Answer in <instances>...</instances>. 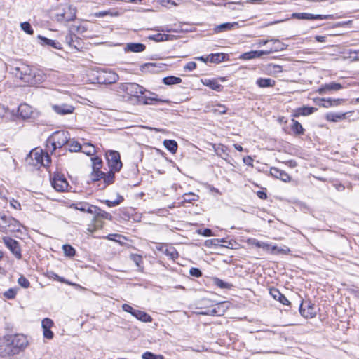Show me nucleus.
<instances>
[{
    "label": "nucleus",
    "instance_id": "nucleus-52",
    "mask_svg": "<svg viewBox=\"0 0 359 359\" xmlns=\"http://www.w3.org/2000/svg\"><path fill=\"white\" fill-rule=\"evenodd\" d=\"M20 27H21L22 29L27 34H33V29L32 28L31 25L29 22H22V23H21Z\"/></svg>",
    "mask_w": 359,
    "mask_h": 359
},
{
    "label": "nucleus",
    "instance_id": "nucleus-2",
    "mask_svg": "<svg viewBox=\"0 0 359 359\" xmlns=\"http://www.w3.org/2000/svg\"><path fill=\"white\" fill-rule=\"evenodd\" d=\"M28 344L23 334L8 335L0 338V355H15L25 349Z\"/></svg>",
    "mask_w": 359,
    "mask_h": 359
},
{
    "label": "nucleus",
    "instance_id": "nucleus-27",
    "mask_svg": "<svg viewBox=\"0 0 359 359\" xmlns=\"http://www.w3.org/2000/svg\"><path fill=\"white\" fill-rule=\"evenodd\" d=\"M8 229L7 231H18L20 229V222L15 219V218L12 217H8V220L7 222Z\"/></svg>",
    "mask_w": 359,
    "mask_h": 359
},
{
    "label": "nucleus",
    "instance_id": "nucleus-48",
    "mask_svg": "<svg viewBox=\"0 0 359 359\" xmlns=\"http://www.w3.org/2000/svg\"><path fill=\"white\" fill-rule=\"evenodd\" d=\"M18 283L23 288H28L30 285L29 281L24 276H20L18 280Z\"/></svg>",
    "mask_w": 359,
    "mask_h": 359
},
{
    "label": "nucleus",
    "instance_id": "nucleus-56",
    "mask_svg": "<svg viewBox=\"0 0 359 359\" xmlns=\"http://www.w3.org/2000/svg\"><path fill=\"white\" fill-rule=\"evenodd\" d=\"M181 0H161L160 3L163 6H167L168 4L177 6Z\"/></svg>",
    "mask_w": 359,
    "mask_h": 359
},
{
    "label": "nucleus",
    "instance_id": "nucleus-49",
    "mask_svg": "<svg viewBox=\"0 0 359 359\" xmlns=\"http://www.w3.org/2000/svg\"><path fill=\"white\" fill-rule=\"evenodd\" d=\"M268 68L273 74H279L283 72L282 66L279 65L270 64L268 65Z\"/></svg>",
    "mask_w": 359,
    "mask_h": 359
},
{
    "label": "nucleus",
    "instance_id": "nucleus-6",
    "mask_svg": "<svg viewBox=\"0 0 359 359\" xmlns=\"http://www.w3.org/2000/svg\"><path fill=\"white\" fill-rule=\"evenodd\" d=\"M106 158L111 170L118 172L122 167L120 154L116 151H109L106 153Z\"/></svg>",
    "mask_w": 359,
    "mask_h": 359
},
{
    "label": "nucleus",
    "instance_id": "nucleus-59",
    "mask_svg": "<svg viewBox=\"0 0 359 359\" xmlns=\"http://www.w3.org/2000/svg\"><path fill=\"white\" fill-rule=\"evenodd\" d=\"M122 309L128 313H130L131 315L133 316V311H135V309H134L131 306L127 304H123L122 305Z\"/></svg>",
    "mask_w": 359,
    "mask_h": 359
},
{
    "label": "nucleus",
    "instance_id": "nucleus-63",
    "mask_svg": "<svg viewBox=\"0 0 359 359\" xmlns=\"http://www.w3.org/2000/svg\"><path fill=\"white\" fill-rule=\"evenodd\" d=\"M76 36L75 34H69L66 36V41L67 43H69V45H72V43L74 42V39H76Z\"/></svg>",
    "mask_w": 359,
    "mask_h": 359
},
{
    "label": "nucleus",
    "instance_id": "nucleus-45",
    "mask_svg": "<svg viewBox=\"0 0 359 359\" xmlns=\"http://www.w3.org/2000/svg\"><path fill=\"white\" fill-rule=\"evenodd\" d=\"M142 359H164L161 355H155L154 353L147 351L142 355Z\"/></svg>",
    "mask_w": 359,
    "mask_h": 359
},
{
    "label": "nucleus",
    "instance_id": "nucleus-8",
    "mask_svg": "<svg viewBox=\"0 0 359 359\" xmlns=\"http://www.w3.org/2000/svg\"><path fill=\"white\" fill-rule=\"evenodd\" d=\"M3 241L6 246L11 251L15 257L20 259L22 255L19 243L10 237H4Z\"/></svg>",
    "mask_w": 359,
    "mask_h": 359
},
{
    "label": "nucleus",
    "instance_id": "nucleus-15",
    "mask_svg": "<svg viewBox=\"0 0 359 359\" xmlns=\"http://www.w3.org/2000/svg\"><path fill=\"white\" fill-rule=\"evenodd\" d=\"M342 88L341 84L336 82H330L325 83L318 90V92L320 95H323L330 91H337Z\"/></svg>",
    "mask_w": 359,
    "mask_h": 359
},
{
    "label": "nucleus",
    "instance_id": "nucleus-28",
    "mask_svg": "<svg viewBox=\"0 0 359 359\" xmlns=\"http://www.w3.org/2000/svg\"><path fill=\"white\" fill-rule=\"evenodd\" d=\"M133 316L142 322L150 323L152 321V318L151 316L144 311L135 309V311H133Z\"/></svg>",
    "mask_w": 359,
    "mask_h": 359
},
{
    "label": "nucleus",
    "instance_id": "nucleus-5",
    "mask_svg": "<svg viewBox=\"0 0 359 359\" xmlns=\"http://www.w3.org/2000/svg\"><path fill=\"white\" fill-rule=\"evenodd\" d=\"M69 134L67 131L54 132L48 139V143L51 144L53 150L61 148L68 143Z\"/></svg>",
    "mask_w": 359,
    "mask_h": 359
},
{
    "label": "nucleus",
    "instance_id": "nucleus-10",
    "mask_svg": "<svg viewBox=\"0 0 359 359\" xmlns=\"http://www.w3.org/2000/svg\"><path fill=\"white\" fill-rule=\"evenodd\" d=\"M301 315L306 318H311L316 316V310L313 304L311 302H302L299 306Z\"/></svg>",
    "mask_w": 359,
    "mask_h": 359
},
{
    "label": "nucleus",
    "instance_id": "nucleus-23",
    "mask_svg": "<svg viewBox=\"0 0 359 359\" xmlns=\"http://www.w3.org/2000/svg\"><path fill=\"white\" fill-rule=\"evenodd\" d=\"M317 110L316 108L312 107H302L297 109L293 114L294 117H299V116H308L313 114Z\"/></svg>",
    "mask_w": 359,
    "mask_h": 359
},
{
    "label": "nucleus",
    "instance_id": "nucleus-50",
    "mask_svg": "<svg viewBox=\"0 0 359 359\" xmlns=\"http://www.w3.org/2000/svg\"><path fill=\"white\" fill-rule=\"evenodd\" d=\"M214 282L217 286L222 289L230 288L231 287V285L229 283H226L217 278L215 279Z\"/></svg>",
    "mask_w": 359,
    "mask_h": 359
},
{
    "label": "nucleus",
    "instance_id": "nucleus-22",
    "mask_svg": "<svg viewBox=\"0 0 359 359\" xmlns=\"http://www.w3.org/2000/svg\"><path fill=\"white\" fill-rule=\"evenodd\" d=\"M237 27L238 22H225L216 26L214 28V32L215 33L224 32L226 31L231 30Z\"/></svg>",
    "mask_w": 359,
    "mask_h": 359
},
{
    "label": "nucleus",
    "instance_id": "nucleus-57",
    "mask_svg": "<svg viewBox=\"0 0 359 359\" xmlns=\"http://www.w3.org/2000/svg\"><path fill=\"white\" fill-rule=\"evenodd\" d=\"M320 101L322 103L320 104L319 105L321 107L328 108V107L332 106V99H331V98H329V99L323 98V99H321Z\"/></svg>",
    "mask_w": 359,
    "mask_h": 359
},
{
    "label": "nucleus",
    "instance_id": "nucleus-1",
    "mask_svg": "<svg viewBox=\"0 0 359 359\" xmlns=\"http://www.w3.org/2000/svg\"><path fill=\"white\" fill-rule=\"evenodd\" d=\"M10 72L15 78L20 79L29 86L40 84L46 79V75L41 70L24 64L11 67Z\"/></svg>",
    "mask_w": 359,
    "mask_h": 359
},
{
    "label": "nucleus",
    "instance_id": "nucleus-40",
    "mask_svg": "<svg viewBox=\"0 0 359 359\" xmlns=\"http://www.w3.org/2000/svg\"><path fill=\"white\" fill-rule=\"evenodd\" d=\"M8 217L5 215L0 214V231L7 232L8 225L7 222L8 220Z\"/></svg>",
    "mask_w": 359,
    "mask_h": 359
},
{
    "label": "nucleus",
    "instance_id": "nucleus-42",
    "mask_svg": "<svg viewBox=\"0 0 359 359\" xmlns=\"http://www.w3.org/2000/svg\"><path fill=\"white\" fill-rule=\"evenodd\" d=\"M163 253L170 257L172 259H175L178 257V252L174 248L172 247L170 248L166 247Z\"/></svg>",
    "mask_w": 359,
    "mask_h": 359
},
{
    "label": "nucleus",
    "instance_id": "nucleus-44",
    "mask_svg": "<svg viewBox=\"0 0 359 359\" xmlns=\"http://www.w3.org/2000/svg\"><path fill=\"white\" fill-rule=\"evenodd\" d=\"M123 201V197L118 195L117 199L114 201L105 200L104 203L109 207H114L119 205Z\"/></svg>",
    "mask_w": 359,
    "mask_h": 359
},
{
    "label": "nucleus",
    "instance_id": "nucleus-37",
    "mask_svg": "<svg viewBox=\"0 0 359 359\" xmlns=\"http://www.w3.org/2000/svg\"><path fill=\"white\" fill-rule=\"evenodd\" d=\"M292 125L291 126V128L293 130V132L297 135L303 134L304 132V129L303 128L302 124L294 119H292Z\"/></svg>",
    "mask_w": 359,
    "mask_h": 359
},
{
    "label": "nucleus",
    "instance_id": "nucleus-29",
    "mask_svg": "<svg viewBox=\"0 0 359 359\" xmlns=\"http://www.w3.org/2000/svg\"><path fill=\"white\" fill-rule=\"evenodd\" d=\"M256 83L259 88H267L273 87L276 84V81L269 78H259Z\"/></svg>",
    "mask_w": 359,
    "mask_h": 359
},
{
    "label": "nucleus",
    "instance_id": "nucleus-41",
    "mask_svg": "<svg viewBox=\"0 0 359 359\" xmlns=\"http://www.w3.org/2000/svg\"><path fill=\"white\" fill-rule=\"evenodd\" d=\"M62 249L65 255L70 257L75 255L76 250L72 245L69 244L63 245Z\"/></svg>",
    "mask_w": 359,
    "mask_h": 359
},
{
    "label": "nucleus",
    "instance_id": "nucleus-54",
    "mask_svg": "<svg viewBox=\"0 0 359 359\" xmlns=\"http://www.w3.org/2000/svg\"><path fill=\"white\" fill-rule=\"evenodd\" d=\"M83 152L88 156H92L95 154V149L91 144H89L85 147V150H83Z\"/></svg>",
    "mask_w": 359,
    "mask_h": 359
},
{
    "label": "nucleus",
    "instance_id": "nucleus-58",
    "mask_svg": "<svg viewBox=\"0 0 359 359\" xmlns=\"http://www.w3.org/2000/svg\"><path fill=\"white\" fill-rule=\"evenodd\" d=\"M198 233L207 237L213 236L212 231L210 229H199L198 230Z\"/></svg>",
    "mask_w": 359,
    "mask_h": 359
},
{
    "label": "nucleus",
    "instance_id": "nucleus-12",
    "mask_svg": "<svg viewBox=\"0 0 359 359\" xmlns=\"http://www.w3.org/2000/svg\"><path fill=\"white\" fill-rule=\"evenodd\" d=\"M147 95L142 96L139 98V103L143 104H152L153 102H168V100H164L161 99H158L157 95L153 92L147 90Z\"/></svg>",
    "mask_w": 359,
    "mask_h": 359
},
{
    "label": "nucleus",
    "instance_id": "nucleus-36",
    "mask_svg": "<svg viewBox=\"0 0 359 359\" xmlns=\"http://www.w3.org/2000/svg\"><path fill=\"white\" fill-rule=\"evenodd\" d=\"M57 20L59 21H65V22H69L73 20L75 18V13H67L66 11L61 14H57Z\"/></svg>",
    "mask_w": 359,
    "mask_h": 359
},
{
    "label": "nucleus",
    "instance_id": "nucleus-25",
    "mask_svg": "<svg viewBox=\"0 0 359 359\" xmlns=\"http://www.w3.org/2000/svg\"><path fill=\"white\" fill-rule=\"evenodd\" d=\"M271 41L273 42V46L271 47L269 50H266V51H270V53H273V52L284 50L287 47V45L282 43L278 39H271Z\"/></svg>",
    "mask_w": 359,
    "mask_h": 359
},
{
    "label": "nucleus",
    "instance_id": "nucleus-4",
    "mask_svg": "<svg viewBox=\"0 0 359 359\" xmlns=\"http://www.w3.org/2000/svg\"><path fill=\"white\" fill-rule=\"evenodd\" d=\"M120 89L128 95L137 98L139 102V98L146 93L147 90L142 86L136 83H125L120 84Z\"/></svg>",
    "mask_w": 359,
    "mask_h": 359
},
{
    "label": "nucleus",
    "instance_id": "nucleus-55",
    "mask_svg": "<svg viewBox=\"0 0 359 359\" xmlns=\"http://www.w3.org/2000/svg\"><path fill=\"white\" fill-rule=\"evenodd\" d=\"M189 274L192 276L199 278L202 276V272L199 269L192 267L189 270Z\"/></svg>",
    "mask_w": 359,
    "mask_h": 359
},
{
    "label": "nucleus",
    "instance_id": "nucleus-39",
    "mask_svg": "<svg viewBox=\"0 0 359 359\" xmlns=\"http://www.w3.org/2000/svg\"><path fill=\"white\" fill-rule=\"evenodd\" d=\"M102 179L104 182V187L112 184L114 180V172L112 171V170H111L107 174L104 172V176L102 177Z\"/></svg>",
    "mask_w": 359,
    "mask_h": 359
},
{
    "label": "nucleus",
    "instance_id": "nucleus-47",
    "mask_svg": "<svg viewBox=\"0 0 359 359\" xmlns=\"http://www.w3.org/2000/svg\"><path fill=\"white\" fill-rule=\"evenodd\" d=\"M69 150L71 152H76L82 149L81 145L78 142L76 141H73L69 143Z\"/></svg>",
    "mask_w": 359,
    "mask_h": 359
},
{
    "label": "nucleus",
    "instance_id": "nucleus-21",
    "mask_svg": "<svg viewBox=\"0 0 359 359\" xmlns=\"http://www.w3.org/2000/svg\"><path fill=\"white\" fill-rule=\"evenodd\" d=\"M270 294L273 297V299L278 300L284 305H289L290 304V301L286 298V297L278 289H271Z\"/></svg>",
    "mask_w": 359,
    "mask_h": 359
},
{
    "label": "nucleus",
    "instance_id": "nucleus-31",
    "mask_svg": "<svg viewBox=\"0 0 359 359\" xmlns=\"http://www.w3.org/2000/svg\"><path fill=\"white\" fill-rule=\"evenodd\" d=\"M163 145L172 154H175L178 148L177 142L172 140H165Z\"/></svg>",
    "mask_w": 359,
    "mask_h": 359
},
{
    "label": "nucleus",
    "instance_id": "nucleus-14",
    "mask_svg": "<svg viewBox=\"0 0 359 359\" xmlns=\"http://www.w3.org/2000/svg\"><path fill=\"white\" fill-rule=\"evenodd\" d=\"M53 111L59 115H67L72 114L74 110V107L67 104H55L52 106Z\"/></svg>",
    "mask_w": 359,
    "mask_h": 359
},
{
    "label": "nucleus",
    "instance_id": "nucleus-19",
    "mask_svg": "<svg viewBox=\"0 0 359 359\" xmlns=\"http://www.w3.org/2000/svg\"><path fill=\"white\" fill-rule=\"evenodd\" d=\"M201 82L204 86L217 92H220L223 89V86L216 79H201Z\"/></svg>",
    "mask_w": 359,
    "mask_h": 359
},
{
    "label": "nucleus",
    "instance_id": "nucleus-38",
    "mask_svg": "<svg viewBox=\"0 0 359 359\" xmlns=\"http://www.w3.org/2000/svg\"><path fill=\"white\" fill-rule=\"evenodd\" d=\"M92 170H100L102 166V161L98 156L91 158Z\"/></svg>",
    "mask_w": 359,
    "mask_h": 359
},
{
    "label": "nucleus",
    "instance_id": "nucleus-51",
    "mask_svg": "<svg viewBox=\"0 0 359 359\" xmlns=\"http://www.w3.org/2000/svg\"><path fill=\"white\" fill-rule=\"evenodd\" d=\"M86 206H88L87 203H74L71 205V208H74L76 210H80L81 212H86Z\"/></svg>",
    "mask_w": 359,
    "mask_h": 359
},
{
    "label": "nucleus",
    "instance_id": "nucleus-7",
    "mask_svg": "<svg viewBox=\"0 0 359 359\" xmlns=\"http://www.w3.org/2000/svg\"><path fill=\"white\" fill-rule=\"evenodd\" d=\"M118 75L114 72L102 71L99 73L97 79L99 83L111 84L116 83L118 80Z\"/></svg>",
    "mask_w": 359,
    "mask_h": 359
},
{
    "label": "nucleus",
    "instance_id": "nucleus-11",
    "mask_svg": "<svg viewBox=\"0 0 359 359\" xmlns=\"http://www.w3.org/2000/svg\"><path fill=\"white\" fill-rule=\"evenodd\" d=\"M51 184L56 191L61 192L65 191L69 185L65 178L60 175H54L51 179Z\"/></svg>",
    "mask_w": 359,
    "mask_h": 359
},
{
    "label": "nucleus",
    "instance_id": "nucleus-53",
    "mask_svg": "<svg viewBox=\"0 0 359 359\" xmlns=\"http://www.w3.org/2000/svg\"><path fill=\"white\" fill-rule=\"evenodd\" d=\"M184 201L191 203V202L197 201L198 198V196L197 195L194 194V193H189V194H185L184 196Z\"/></svg>",
    "mask_w": 359,
    "mask_h": 359
},
{
    "label": "nucleus",
    "instance_id": "nucleus-61",
    "mask_svg": "<svg viewBox=\"0 0 359 359\" xmlns=\"http://www.w3.org/2000/svg\"><path fill=\"white\" fill-rule=\"evenodd\" d=\"M131 258L137 266H140V264L142 262V259L141 256L138 255H132Z\"/></svg>",
    "mask_w": 359,
    "mask_h": 359
},
{
    "label": "nucleus",
    "instance_id": "nucleus-43",
    "mask_svg": "<svg viewBox=\"0 0 359 359\" xmlns=\"http://www.w3.org/2000/svg\"><path fill=\"white\" fill-rule=\"evenodd\" d=\"M104 176V172L101 170H92L90 174L91 180L93 182H97L102 179Z\"/></svg>",
    "mask_w": 359,
    "mask_h": 359
},
{
    "label": "nucleus",
    "instance_id": "nucleus-64",
    "mask_svg": "<svg viewBox=\"0 0 359 359\" xmlns=\"http://www.w3.org/2000/svg\"><path fill=\"white\" fill-rule=\"evenodd\" d=\"M243 161L245 164L252 166L253 159L252 158L251 156H247L243 158Z\"/></svg>",
    "mask_w": 359,
    "mask_h": 359
},
{
    "label": "nucleus",
    "instance_id": "nucleus-62",
    "mask_svg": "<svg viewBox=\"0 0 359 359\" xmlns=\"http://www.w3.org/2000/svg\"><path fill=\"white\" fill-rule=\"evenodd\" d=\"M253 245H255V246L258 247V248H264V249H268L269 248V245L265 243H263V242H260V241H254L252 243Z\"/></svg>",
    "mask_w": 359,
    "mask_h": 359
},
{
    "label": "nucleus",
    "instance_id": "nucleus-33",
    "mask_svg": "<svg viewBox=\"0 0 359 359\" xmlns=\"http://www.w3.org/2000/svg\"><path fill=\"white\" fill-rule=\"evenodd\" d=\"M173 36L168 35L166 34H156L152 36H149V39L156 42L165 41L172 39Z\"/></svg>",
    "mask_w": 359,
    "mask_h": 359
},
{
    "label": "nucleus",
    "instance_id": "nucleus-18",
    "mask_svg": "<svg viewBox=\"0 0 359 359\" xmlns=\"http://www.w3.org/2000/svg\"><path fill=\"white\" fill-rule=\"evenodd\" d=\"M146 46L141 43H128L124 48L126 52L140 53L145 50Z\"/></svg>",
    "mask_w": 359,
    "mask_h": 359
},
{
    "label": "nucleus",
    "instance_id": "nucleus-34",
    "mask_svg": "<svg viewBox=\"0 0 359 359\" xmlns=\"http://www.w3.org/2000/svg\"><path fill=\"white\" fill-rule=\"evenodd\" d=\"M93 211L95 212V215H96V217H101L102 219H108V220L112 219V216L110 213L107 212L104 210H102V209H100L98 207L94 208Z\"/></svg>",
    "mask_w": 359,
    "mask_h": 359
},
{
    "label": "nucleus",
    "instance_id": "nucleus-3",
    "mask_svg": "<svg viewBox=\"0 0 359 359\" xmlns=\"http://www.w3.org/2000/svg\"><path fill=\"white\" fill-rule=\"evenodd\" d=\"M29 163L34 165L40 164L43 166H48L50 162V156L44 154L41 149H34L32 150L26 158Z\"/></svg>",
    "mask_w": 359,
    "mask_h": 359
},
{
    "label": "nucleus",
    "instance_id": "nucleus-13",
    "mask_svg": "<svg viewBox=\"0 0 359 359\" xmlns=\"http://www.w3.org/2000/svg\"><path fill=\"white\" fill-rule=\"evenodd\" d=\"M53 325V321L48 318H44L41 322L43 337L48 339H52L53 338V332L50 330Z\"/></svg>",
    "mask_w": 359,
    "mask_h": 359
},
{
    "label": "nucleus",
    "instance_id": "nucleus-60",
    "mask_svg": "<svg viewBox=\"0 0 359 359\" xmlns=\"http://www.w3.org/2000/svg\"><path fill=\"white\" fill-rule=\"evenodd\" d=\"M196 68V63L195 62H189L187 63L184 69L188 71H192Z\"/></svg>",
    "mask_w": 359,
    "mask_h": 359
},
{
    "label": "nucleus",
    "instance_id": "nucleus-30",
    "mask_svg": "<svg viewBox=\"0 0 359 359\" xmlns=\"http://www.w3.org/2000/svg\"><path fill=\"white\" fill-rule=\"evenodd\" d=\"M39 39L42 41L43 45L50 46L55 49H61V43L55 40L49 39L46 37L39 36Z\"/></svg>",
    "mask_w": 359,
    "mask_h": 359
},
{
    "label": "nucleus",
    "instance_id": "nucleus-24",
    "mask_svg": "<svg viewBox=\"0 0 359 359\" xmlns=\"http://www.w3.org/2000/svg\"><path fill=\"white\" fill-rule=\"evenodd\" d=\"M216 154L224 160H227L229 157L228 147L222 144L214 146Z\"/></svg>",
    "mask_w": 359,
    "mask_h": 359
},
{
    "label": "nucleus",
    "instance_id": "nucleus-26",
    "mask_svg": "<svg viewBox=\"0 0 359 359\" xmlns=\"http://www.w3.org/2000/svg\"><path fill=\"white\" fill-rule=\"evenodd\" d=\"M18 113L22 118L25 119L30 117L32 111L31 107L29 105L26 104H22L18 107Z\"/></svg>",
    "mask_w": 359,
    "mask_h": 359
},
{
    "label": "nucleus",
    "instance_id": "nucleus-9",
    "mask_svg": "<svg viewBox=\"0 0 359 359\" xmlns=\"http://www.w3.org/2000/svg\"><path fill=\"white\" fill-rule=\"evenodd\" d=\"M292 18L299 20H327L332 19V15H313L307 13H294L292 14Z\"/></svg>",
    "mask_w": 359,
    "mask_h": 359
},
{
    "label": "nucleus",
    "instance_id": "nucleus-17",
    "mask_svg": "<svg viewBox=\"0 0 359 359\" xmlns=\"http://www.w3.org/2000/svg\"><path fill=\"white\" fill-rule=\"evenodd\" d=\"M270 174L273 177L279 179L285 182H287L291 180L290 176L287 172L276 168H271L270 169Z\"/></svg>",
    "mask_w": 359,
    "mask_h": 359
},
{
    "label": "nucleus",
    "instance_id": "nucleus-32",
    "mask_svg": "<svg viewBox=\"0 0 359 359\" xmlns=\"http://www.w3.org/2000/svg\"><path fill=\"white\" fill-rule=\"evenodd\" d=\"M227 55L225 53H212L209 55L208 60L211 62L219 63L226 60Z\"/></svg>",
    "mask_w": 359,
    "mask_h": 359
},
{
    "label": "nucleus",
    "instance_id": "nucleus-20",
    "mask_svg": "<svg viewBox=\"0 0 359 359\" xmlns=\"http://www.w3.org/2000/svg\"><path fill=\"white\" fill-rule=\"evenodd\" d=\"M163 65L158 62L146 63L142 66V71L156 73L161 70Z\"/></svg>",
    "mask_w": 359,
    "mask_h": 359
},
{
    "label": "nucleus",
    "instance_id": "nucleus-16",
    "mask_svg": "<svg viewBox=\"0 0 359 359\" xmlns=\"http://www.w3.org/2000/svg\"><path fill=\"white\" fill-rule=\"evenodd\" d=\"M270 54V51L265 50H252L250 52H246L241 55L240 59L241 60H251L254 58L260 57L262 55H267Z\"/></svg>",
    "mask_w": 359,
    "mask_h": 359
},
{
    "label": "nucleus",
    "instance_id": "nucleus-46",
    "mask_svg": "<svg viewBox=\"0 0 359 359\" xmlns=\"http://www.w3.org/2000/svg\"><path fill=\"white\" fill-rule=\"evenodd\" d=\"M18 288H10L4 294V297L8 299H14L16 296Z\"/></svg>",
    "mask_w": 359,
    "mask_h": 359
},
{
    "label": "nucleus",
    "instance_id": "nucleus-35",
    "mask_svg": "<svg viewBox=\"0 0 359 359\" xmlns=\"http://www.w3.org/2000/svg\"><path fill=\"white\" fill-rule=\"evenodd\" d=\"M181 82H182L181 78L174 76H169L164 77L163 79V83L167 86L178 84V83H180Z\"/></svg>",
    "mask_w": 359,
    "mask_h": 359
}]
</instances>
